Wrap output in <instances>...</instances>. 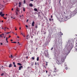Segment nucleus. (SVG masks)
<instances>
[{"mask_svg":"<svg viewBox=\"0 0 77 77\" xmlns=\"http://www.w3.org/2000/svg\"><path fill=\"white\" fill-rule=\"evenodd\" d=\"M60 0H60L59 1V3H60Z\"/></svg>","mask_w":77,"mask_h":77,"instance_id":"obj_43","label":"nucleus"},{"mask_svg":"<svg viewBox=\"0 0 77 77\" xmlns=\"http://www.w3.org/2000/svg\"><path fill=\"white\" fill-rule=\"evenodd\" d=\"M26 59H27V58H28V57H26Z\"/></svg>","mask_w":77,"mask_h":77,"instance_id":"obj_56","label":"nucleus"},{"mask_svg":"<svg viewBox=\"0 0 77 77\" xmlns=\"http://www.w3.org/2000/svg\"><path fill=\"white\" fill-rule=\"evenodd\" d=\"M21 35H23V36H24V34H23L22 32L21 33Z\"/></svg>","mask_w":77,"mask_h":77,"instance_id":"obj_32","label":"nucleus"},{"mask_svg":"<svg viewBox=\"0 0 77 77\" xmlns=\"http://www.w3.org/2000/svg\"><path fill=\"white\" fill-rule=\"evenodd\" d=\"M23 2H24V3H26V1L25 0H24L23 1Z\"/></svg>","mask_w":77,"mask_h":77,"instance_id":"obj_35","label":"nucleus"},{"mask_svg":"<svg viewBox=\"0 0 77 77\" xmlns=\"http://www.w3.org/2000/svg\"><path fill=\"white\" fill-rule=\"evenodd\" d=\"M16 15H18V12H17V11H16Z\"/></svg>","mask_w":77,"mask_h":77,"instance_id":"obj_31","label":"nucleus"},{"mask_svg":"<svg viewBox=\"0 0 77 77\" xmlns=\"http://www.w3.org/2000/svg\"><path fill=\"white\" fill-rule=\"evenodd\" d=\"M46 66H47L48 65L47 63L46 64Z\"/></svg>","mask_w":77,"mask_h":77,"instance_id":"obj_48","label":"nucleus"},{"mask_svg":"<svg viewBox=\"0 0 77 77\" xmlns=\"http://www.w3.org/2000/svg\"><path fill=\"white\" fill-rule=\"evenodd\" d=\"M28 21H29V20L28 19L27 21H26V22H28Z\"/></svg>","mask_w":77,"mask_h":77,"instance_id":"obj_42","label":"nucleus"},{"mask_svg":"<svg viewBox=\"0 0 77 77\" xmlns=\"http://www.w3.org/2000/svg\"><path fill=\"white\" fill-rule=\"evenodd\" d=\"M2 23H3V20H2Z\"/></svg>","mask_w":77,"mask_h":77,"instance_id":"obj_58","label":"nucleus"},{"mask_svg":"<svg viewBox=\"0 0 77 77\" xmlns=\"http://www.w3.org/2000/svg\"><path fill=\"white\" fill-rule=\"evenodd\" d=\"M19 29L20 30H21V27H20Z\"/></svg>","mask_w":77,"mask_h":77,"instance_id":"obj_59","label":"nucleus"},{"mask_svg":"<svg viewBox=\"0 0 77 77\" xmlns=\"http://www.w3.org/2000/svg\"><path fill=\"white\" fill-rule=\"evenodd\" d=\"M56 60H57L59 62V63H62L64 62L65 61V58H64V57H62L61 58V60H59V58L57 57Z\"/></svg>","mask_w":77,"mask_h":77,"instance_id":"obj_2","label":"nucleus"},{"mask_svg":"<svg viewBox=\"0 0 77 77\" xmlns=\"http://www.w3.org/2000/svg\"><path fill=\"white\" fill-rule=\"evenodd\" d=\"M61 21L62 22V21H66L68 20V19L67 17H66L64 18L63 19V18H61Z\"/></svg>","mask_w":77,"mask_h":77,"instance_id":"obj_4","label":"nucleus"},{"mask_svg":"<svg viewBox=\"0 0 77 77\" xmlns=\"http://www.w3.org/2000/svg\"><path fill=\"white\" fill-rule=\"evenodd\" d=\"M11 41H13V40H11Z\"/></svg>","mask_w":77,"mask_h":77,"instance_id":"obj_50","label":"nucleus"},{"mask_svg":"<svg viewBox=\"0 0 77 77\" xmlns=\"http://www.w3.org/2000/svg\"><path fill=\"white\" fill-rule=\"evenodd\" d=\"M29 6H31V7H32L33 6V4H30L29 5Z\"/></svg>","mask_w":77,"mask_h":77,"instance_id":"obj_15","label":"nucleus"},{"mask_svg":"<svg viewBox=\"0 0 77 77\" xmlns=\"http://www.w3.org/2000/svg\"><path fill=\"white\" fill-rule=\"evenodd\" d=\"M31 1H32V2H33V0H30Z\"/></svg>","mask_w":77,"mask_h":77,"instance_id":"obj_51","label":"nucleus"},{"mask_svg":"<svg viewBox=\"0 0 77 77\" xmlns=\"http://www.w3.org/2000/svg\"><path fill=\"white\" fill-rule=\"evenodd\" d=\"M32 59L33 60H35V57H32Z\"/></svg>","mask_w":77,"mask_h":77,"instance_id":"obj_22","label":"nucleus"},{"mask_svg":"<svg viewBox=\"0 0 77 77\" xmlns=\"http://www.w3.org/2000/svg\"><path fill=\"white\" fill-rule=\"evenodd\" d=\"M71 16H72V15H71L70 13V14H69L67 17V19H70L71 18Z\"/></svg>","mask_w":77,"mask_h":77,"instance_id":"obj_6","label":"nucleus"},{"mask_svg":"<svg viewBox=\"0 0 77 77\" xmlns=\"http://www.w3.org/2000/svg\"><path fill=\"white\" fill-rule=\"evenodd\" d=\"M52 17H53V16H52V15L51 16V18H52Z\"/></svg>","mask_w":77,"mask_h":77,"instance_id":"obj_52","label":"nucleus"},{"mask_svg":"<svg viewBox=\"0 0 77 77\" xmlns=\"http://www.w3.org/2000/svg\"><path fill=\"white\" fill-rule=\"evenodd\" d=\"M0 15H1V17H4L5 15V14H2V12H1L0 13Z\"/></svg>","mask_w":77,"mask_h":77,"instance_id":"obj_7","label":"nucleus"},{"mask_svg":"<svg viewBox=\"0 0 77 77\" xmlns=\"http://www.w3.org/2000/svg\"><path fill=\"white\" fill-rule=\"evenodd\" d=\"M49 21L50 22L51 21V18L49 19Z\"/></svg>","mask_w":77,"mask_h":77,"instance_id":"obj_41","label":"nucleus"},{"mask_svg":"<svg viewBox=\"0 0 77 77\" xmlns=\"http://www.w3.org/2000/svg\"><path fill=\"white\" fill-rule=\"evenodd\" d=\"M23 66H21L19 67V70H21V68H23Z\"/></svg>","mask_w":77,"mask_h":77,"instance_id":"obj_8","label":"nucleus"},{"mask_svg":"<svg viewBox=\"0 0 77 77\" xmlns=\"http://www.w3.org/2000/svg\"><path fill=\"white\" fill-rule=\"evenodd\" d=\"M6 41H7V42L8 43V37H6Z\"/></svg>","mask_w":77,"mask_h":77,"instance_id":"obj_20","label":"nucleus"},{"mask_svg":"<svg viewBox=\"0 0 77 77\" xmlns=\"http://www.w3.org/2000/svg\"><path fill=\"white\" fill-rule=\"evenodd\" d=\"M44 67L45 69L46 68V67H45V66H44Z\"/></svg>","mask_w":77,"mask_h":77,"instance_id":"obj_39","label":"nucleus"},{"mask_svg":"<svg viewBox=\"0 0 77 77\" xmlns=\"http://www.w3.org/2000/svg\"><path fill=\"white\" fill-rule=\"evenodd\" d=\"M44 33V34H45L46 33V32H45Z\"/></svg>","mask_w":77,"mask_h":77,"instance_id":"obj_55","label":"nucleus"},{"mask_svg":"<svg viewBox=\"0 0 77 77\" xmlns=\"http://www.w3.org/2000/svg\"><path fill=\"white\" fill-rule=\"evenodd\" d=\"M23 11H24L25 12V8H23Z\"/></svg>","mask_w":77,"mask_h":77,"instance_id":"obj_27","label":"nucleus"},{"mask_svg":"<svg viewBox=\"0 0 77 77\" xmlns=\"http://www.w3.org/2000/svg\"><path fill=\"white\" fill-rule=\"evenodd\" d=\"M70 14L71 15H72V16H74L76 14V11H74L73 12H70Z\"/></svg>","mask_w":77,"mask_h":77,"instance_id":"obj_3","label":"nucleus"},{"mask_svg":"<svg viewBox=\"0 0 77 77\" xmlns=\"http://www.w3.org/2000/svg\"><path fill=\"white\" fill-rule=\"evenodd\" d=\"M35 27L36 28H38V25H35Z\"/></svg>","mask_w":77,"mask_h":77,"instance_id":"obj_25","label":"nucleus"},{"mask_svg":"<svg viewBox=\"0 0 77 77\" xmlns=\"http://www.w3.org/2000/svg\"><path fill=\"white\" fill-rule=\"evenodd\" d=\"M75 47H77V42H76V46H75Z\"/></svg>","mask_w":77,"mask_h":77,"instance_id":"obj_34","label":"nucleus"},{"mask_svg":"<svg viewBox=\"0 0 77 77\" xmlns=\"http://www.w3.org/2000/svg\"><path fill=\"white\" fill-rule=\"evenodd\" d=\"M13 63L14 65V67H17V66H16V65H15V62H13Z\"/></svg>","mask_w":77,"mask_h":77,"instance_id":"obj_11","label":"nucleus"},{"mask_svg":"<svg viewBox=\"0 0 77 77\" xmlns=\"http://www.w3.org/2000/svg\"><path fill=\"white\" fill-rule=\"evenodd\" d=\"M54 71L53 73L54 75V76H56V75H59V74H60V72L59 71H58V70L57 71V68L56 67H55L54 66Z\"/></svg>","mask_w":77,"mask_h":77,"instance_id":"obj_1","label":"nucleus"},{"mask_svg":"<svg viewBox=\"0 0 77 77\" xmlns=\"http://www.w3.org/2000/svg\"><path fill=\"white\" fill-rule=\"evenodd\" d=\"M11 43H14V42H11Z\"/></svg>","mask_w":77,"mask_h":77,"instance_id":"obj_62","label":"nucleus"},{"mask_svg":"<svg viewBox=\"0 0 77 77\" xmlns=\"http://www.w3.org/2000/svg\"><path fill=\"white\" fill-rule=\"evenodd\" d=\"M53 49V48H52L51 49V50H52Z\"/></svg>","mask_w":77,"mask_h":77,"instance_id":"obj_38","label":"nucleus"},{"mask_svg":"<svg viewBox=\"0 0 77 77\" xmlns=\"http://www.w3.org/2000/svg\"><path fill=\"white\" fill-rule=\"evenodd\" d=\"M65 69H66V70H67V69H68V67H66L65 68Z\"/></svg>","mask_w":77,"mask_h":77,"instance_id":"obj_21","label":"nucleus"},{"mask_svg":"<svg viewBox=\"0 0 77 77\" xmlns=\"http://www.w3.org/2000/svg\"><path fill=\"white\" fill-rule=\"evenodd\" d=\"M75 51H77V48H75Z\"/></svg>","mask_w":77,"mask_h":77,"instance_id":"obj_23","label":"nucleus"},{"mask_svg":"<svg viewBox=\"0 0 77 77\" xmlns=\"http://www.w3.org/2000/svg\"><path fill=\"white\" fill-rule=\"evenodd\" d=\"M37 64V63H36V62H35V65H36Z\"/></svg>","mask_w":77,"mask_h":77,"instance_id":"obj_29","label":"nucleus"},{"mask_svg":"<svg viewBox=\"0 0 77 77\" xmlns=\"http://www.w3.org/2000/svg\"><path fill=\"white\" fill-rule=\"evenodd\" d=\"M32 63H33V62L32 63V66H33V64Z\"/></svg>","mask_w":77,"mask_h":77,"instance_id":"obj_46","label":"nucleus"},{"mask_svg":"<svg viewBox=\"0 0 77 77\" xmlns=\"http://www.w3.org/2000/svg\"><path fill=\"white\" fill-rule=\"evenodd\" d=\"M29 36V35H27L26 36V39H28V38H30V36Z\"/></svg>","mask_w":77,"mask_h":77,"instance_id":"obj_12","label":"nucleus"},{"mask_svg":"<svg viewBox=\"0 0 77 77\" xmlns=\"http://www.w3.org/2000/svg\"><path fill=\"white\" fill-rule=\"evenodd\" d=\"M14 43L15 44H16V43H17V42H14Z\"/></svg>","mask_w":77,"mask_h":77,"instance_id":"obj_40","label":"nucleus"},{"mask_svg":"<svg viewBox=\"0 0 77 77\" xmlns=\"http://www.w3.org/2000/svg\"><path fill=\"white\" fill-rule=\"evenodd\" d=\"M14 10V9L13 8H12L11 11H13Z\"/></svg>","mask_w":77,"mask_h":77,"instance_id":"obj_44","label":"nucleus"},{"mask_svg":"<svg viewBox=\"0 0 77 77\" xmlns=\"http://www.w3.org/2000/svg\"><path fill=\"white\" fill-rule=\"evenodd\" d=\"M12 64H10L9 65V68H11V67H12Z\"/></svg>","mask_w":77,"mask_h":77,"instance_id":"obj_14","label":"nucleus"},{"mask_svg":"<svg viewBox=\"0 0 77 77\" xmlns=\"http://www.w3.org/2000/svg\"><path fill=\"white\" fill-rule=\"evenodd\" d=\"M39 58L38 57H37V61H38V60H39Z\"/></svg>","mask_w":77,"mask_h":77,"instance_id":"obj_19","label":"nucleus"},{"mask_svg":"<svg viewBox=\"0 0 77 77\" xmlns=\"http://www.w3.org/2000/svg\"><path fill=\"white\" fill-rule=\"evenodd\" d=\"M60 36H62V35H63V33H62V32H60Z\"/></svg>","mask_w":77,"mask_h":77,"instance_id":"obj_13","label":"nucleus"},{"mask_svg":"<svg viewBox=\"0 0 77 77\" xmlns=\"http://www.w3.org/2000/svg\"><path fill=\"white\" fill-rule=\"evenodd\" d=\"M23 37H25L26 36L24 35H23Z\"/></svg>","mask_w":77,"mask_h":77,"instance_id":"obj_57","label":"nucleus"},{"mask_svg":"<svg viewBox=\"0 0 77 77\" xmlns=\"http://www.w3.org/2000/svg\"><path fill=\"white\" fill-rule=\"evenodd\" d=\"M11 58H12V57H12V55H11Z\"/></svg>","mask_w":77,"mask_h":77,"instance_id":"obj_36","label":"nucleus"},{"mask_svg":"<svg viewBox=\"0 0 77 77\" xmlns=\"http://www.w3.org/2000/svg\"><path fill=\"white\" fill-rule=\"evenodd\" d=\"M26 27H27H27H28V26H27V25H26L25 26Z\"/></svg>","mask_w":77,"mask_h":77,"instance_id":"obj_37","label":"nucleus"},{"mask_svg":"<svg viewBox=\"0 0 77 77\" xmlns=\"http://www.w3.org/2000/svg\"><path fill=\"white\" fill-rule=\"evenodd\" d=\"M1 45H3V43H1Z\"/></svg>","mask_w":77,"mask_h":77,"instance_id":"obj_49","label":"nucleus"},{"mask_svg":"<svg viewBox=\"0 0 77 77\" xmlns=\"http://www.w3.org/2000/svg\"><path fill=\"white\" fill-rule=\"evenodd\" d=\"M19 5V7H21V5Z\"/></svg>","mask_w":77,"mask_h":77,"instance_id":"obj_45","label":"nucleus"},{"mask_svg":"<svg viewBox=\"0 0 77 77\" xmlns=\"http://www.w3.org/2000/svg\"><path fill=\"white\" fill-rule=\"evenodd\" d=\"M8 34V33H10V32H8L7 33Z\"/></svg>","mask_w":77,"mask_h":77,"instance_id":"obj_63","label":"nucleus"},{"mask_svg":"<svg viewBox=\"0 0 77 77\" xmlns=\"http://www.w3.org/2000/svg\"><path fill=\"white\" fill-rule=\"evenodd\" d=\"M19 5H21V2H19Z\"/></svg>","mask_w":77,"mask_h":77,"instance_id":"obj_26","label":"nucleus"},{"mask_svg":"<svg viewBox=\"0 0 77 77\" xmlns=\"http://www.w3.org/2000/svg\"><path fill=\"white\" fill-rule=\"evenodd\" d=\"M16 10L17 11V12H19V10H18V8H17Z\"/></svg>","mask_w":77,"mask_h":77,"instance_id":"obj_18","label":"nucleus"},{"mask_svg":"<svg viewBox=\"0 0 77 77\" xmlns=\"http://www.w3.org/2000/svg\"><path fill=\"white\" fill-rule=\"evenodd\" d=\"M48 71L46 70V73H47V72Z\"/></svg>","mask_w":77,"mask_h":77,"instance_id":"obj_47","label":"nucleus"},{"mask_svg":"<svg viewBox=\"0 0 77 77\" xmlns=\"http://www.w3.org/2000/svg\"><path fill=\"white\" fill-rule=\"evenodd\" d=\"M43 72H45V70H43Z\"/></svg>","mask_w":77,"mask_h":77,"instance_id":"obj_64","label":"nucleus"},{"mask_svg":"<svg viewBox=\"0 0 77 77\" xmlns=\"http://www.w3.org/2000/svg\"><path fill=\"white\" fill-rule=\"evenodd\" d=\"M17 38H19V36H17Z\"/></svg>","mask_w":77,"mask_h":77,"instance_id":"obj_54","label":"nucleus"},{"mask_svg":"<svg viewBox=\"0 0 77 77\" xmlns=\"http://www.w3.org/2000/svg\"><path fill=\"white\" fill-rule=\"evenodd\" d=\"M3 18H4V19H5V20H6V18H7V17H3Z\"/></svg>","mask_w":77,"mask_h":77,"instance_id":"obj_30","label":"nucleus"},{"mask_svg":"<svg viewBox=\"0 0 77 77\" xmlns=\"http://www.w3.org/2000/svg\"><path fill=\"white\" fill-rule=\"evenodd\" d=\"M45 56H46V57H47V55L45 53Z\"/></svg>","mask_w":77,"mask_h":77,"instance_id":"obj_28","label":"nucleus"},{"mask_svg":"<svg viewBox=\"0 0 77 77\" xmlns=\"http://www.w3.org/2000/svg\"><path fill=\"white\" fill-rule=\"evenodd\" d=\"M6 29V27H5V29Z\"/></svg>","mask_w":77,"mask_h":77,"instance_id":"obj_60","label":"nucleus"},{"mask_svg":"<svg viewBox=\"0 0 77 77\" xmlns=\"http://www.w3.org/2000/svg\"><path fill=\"white\" fill-rule=\"evenodd\" d=\"M68 48H69V50H72V48H73V46L71 45L69 46Z\"/></svg>","mask_w":77,"mask_h":77,"instance_id":"obj_5","label":"nucleus"},{"mask_svg":"<svg viewBox=\"0 0 77 77\" xmlns=\"http://www.w3.org/2000/svg\"><path fill=\"white\" fill-rule=\"evenodd\" d=\"M34 10L35 11H38V10L36 8H34Z\"/></svg>","mask_w":77,"mask_h":77,"instance_id":"obj_17","label":"nucleus"},{"mask_svg":"<svg viewBox=\"0 0 77 77\" xmlns=\"http://www.w3.org/2000/svg\"><path fill=\"white\" fill-rule=\"evenodd\" d=\"M20 17L21 18V17H22V16H21V15H20Z\"/></svg>","mask_w":77,"mask_h":77,"instance_id":"obj_53","label":"nucleus"},{"mask_svg":"<svg viewBox=\"0 0 77 77\" xmlns=\"http://www.w3.org/2000/svg\"><path fill=\"white\" fill-rule=\"evenodd\" d=\"M1 76H3V75H4V73H2L1 74Z\"/></svg>","mask_w":77,"mask_h":77,"instance_id":"obj_24","label":"nucleus"},{"mask_svg":"<svg viewBox=\"0 0 77 77\" xmlns=\"http://www.w3.org/2000/svg\"><path fill=\"white\" fill-rule=\"evenodd\" d=\"M34 24H35V22L33 20L32 23V26H34Z\"/></svg>","mask_w":77,"mask_h":77,"instance_id":"obj_10","label":"nucleus"},{"mask_svg":"<svg viewBox=\"0 0 77 77\" xmlns=\"http://www.w3.org/2000/svg\"><path fill=\"white\" fill-rule=\"evenodd\" d=\"M4 36V34H2V35H0V37H1V38H2V37H3V36Z\"/></svg>","mask_w":77,"mask_h":77,"instance_id":"obj_9","label":"nucleus"},{"mask_svg":"<svg viewBox=\"0 0 77 77\" xmlns=\"http://www.w3.org/2000/svg\"><path fill=\"white\" fill-rule=\"evenodd\" d=\"M15 30H17V28H16Z\"/></svg>","mask_w":77,"mask_h":77,"instance_id":"obj_61","label":"nucleus"},{"mask_svg":"<svg viewBox=\"0 0 77 77\" xmlns=\"http://www.w3.org/2000/svg\"><path fill=\"white\" fill-rule=\"evenodd\" d=\"M11 35H9L8 38H11Z\"/></svg>","mask_w":77,"mask_h":77,"instance_id":"obj_33","label":"nucleus"},{"mask_svg":"<svg viewBox=\"0 0 77 77\" xmlns=\"http://www.w3.org/2000/svg\"><path fill=\"white\" fill-rule=\"evenodd\" d=\"M17 65H20V66H21V65H22V64L20 63H17Z\"/></svg>","mask_w":77,"mask_h":77,"instance_id":"obj_16","label":"nucleus"}]
</instances>
